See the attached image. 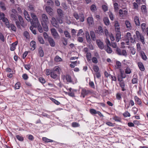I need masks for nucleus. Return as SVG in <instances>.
I'll use <instances>...</instances> for the list:
<instances>
[{
	"label": "nucleus",
	"mask_w": 148,
	"mask_h": 148,
	"mask_svg": "<svg viewBox=\"0 0 148 148\" xmlns=\"http://www.w3.org/2000/svg\"><path fill=\"white\" fill-rule=\"evenodd\" d=\"M10 17L11 19L16 21V23L18 28L21 27V25L23 27H24L25 25L23 18L20 15H18L16 10L14 9L12 10Z\"/></svg>",
	"instance_id": "obj_1"
},
{
	"label": "nucleus",
	"mask_w": 148,
	"mask_h": 148,
	"mask_svg": "<svg viewBox=\"0 0 148 148\" xmlns=\"http://www.w3.org/2000/svg\"><path fill=\"white\" fill-rule=\"evenodd\" d=\"M115 30L116 32V41L117 42L119 41L121 39V32L120 31L119 25L117 22L115 24Z\"/></svg>",
	"instance_id": "obj_2"
},
{
	"label": "nucleus",
	"mask_w": 148,
	"mask_h": 148,
	"mask_svg": "<svg viewBox=\"0 0 148 148\" xmlns=\"http://www.w3.org/2000/svg\"><path fill=\"white\" fill-rule=\"evenodd\" d=\"M62 18L59 17L57 18V21L56 19L54 17H52L51 19V22L53 25L56 28H58L59 25L58 24V22L60 24L62 23L63 21Z\"/></svg>",
	"instance_id": "obj_3"
},
{
	"label": "nucleus",
	"mask_w": 148,
	"mask_h": 148,
	"mask_svg": "<svg viewBox=\"0 0 148 148\" xmlns=\"http://www.w3.org/2000/svg\"><path fill=\"white\" fill-rule=\"evenodd\" d=\"M31 16L32 17L33 19H31L29 21L30 22L32 26L33 27H35L36 26V25L38 23H39L37 16L34 13H31Z\"/></svg>",
	"instance_id": "obj_4"
},
{
	"label": "nucleus",
	"mask_w": 148,
	"mask_h": 148,
	"mask_svg": "<svg viewBox=\"0 0 148 148\" xmlns=\"http://www.w3.org/2000/svg\"><path fill=\"white\" fill-rule=\"evenodd\" d=\"M73 15L76 20L79 19L80 22H83L84 20V15L82 13H80L79 15L77 12H74Z\"/></svg>",
	"instance_id": "obj_5"
},
{
	"label": "nucleus",
	"mask_w": 148,
	"mask_h": 148,
	"mask_svg": "<svg viewBox=\"0 0 148 148\" xmlns=\"http://www.w3.org/2000/svg\"><path fill=\"white\" fill-rule=\"evenodd\" d=\"M116 53L119 55L123 56H126L127 53L126 50L125 49H122L119 48H117L116 49Z\"/></svg>",
	"instance_id": "obj_6"
},
{
	"label": "nucleus",
	"mask_w": 148,
	"mask_h": 148,
	"mask_svg": "<svg viewBox=\"0 0 148 148\" xmlns=\"http://www.w3.org/2000/svg\"><path fill=\"white\" fill-rule=\"evenodd\" d=\"M136 34L138 40H140L143 44H145V42L144 41V38L143 36L138 31H136Z\"/></svg>",
	"instance_id": "obj_7"
},
{
	"label": "nucleus",
	"mask_w": 148,
	"mask_h": 148,
	"mask_svg": "<svg viewBox=\"0 0 148 148\" xmlns=\"http://www.w3.org/2000/svg\"><path fill=\"white\" fill-rule=\"evenodd\" d=\"M119 14L120 17L124 18L128 14V11L127 10L120 9L119 10Z\"/></svg>",
	"instance_id": "obj_8"
},
{
	"label": "nucleus",
	"mask_w": 148,
	"mask_h": 148,
	"mask_svg": "<svg viewBox=\"0 0 148 148\" xmlns=\"http://www.w3.org/2000/svg\"><path fill=\"white\" fill-rule=\"evenodd\" d=\"M51 33L55 39H59L60 38V36L57 32L56 29L53 28L51 29Z\"/></svg>",
	"instance_id": "obj_9"
},
{
	"label": "nucleus",
	"mask_w": 148,
	"mask_h": 148,
	"mask_svg": "<svg viewBox=\"0 0 148 148\" xmlns=\"http://www.w3.org/2000/svg\"><path fill=\"white\" fill-rule=\"evenodd\" d=\"M45 9L46 12L50 15L52 16L53 15V10L51 7L49 6H46Z\"/></svg>",
	"instance_id": "obj_10"
},
{
	"label": "nucleus",
	"mask_w": 148,
	"mask_h": 148,
	"mask_svg": "<svg viewBox=\"0 0 148 148\" xmlns=\"http://www.w3.org/2000/svg\"><path fill=\"white\" fill-rule=\"evenodd\" d=\"M89 92V91L88 90L83 88L81 91V97L84 98L85 96L88 94Z\"/></svg>",
	"instance_id": "obj_11"
},
{
	"label": "nucleus",
	"mask_w": 148,
	"mask_h": 148,
	"mask_svg": "<svg viewBox=\"0 0 148 148\" xmlns=\"http://www.w3.org/2000/svg\"><path fill=\"white\" fill-rule=\"evenodd\" d=\"M42 18L43 23H48L49 20L47 16L45 14H43L42 15Z\"/></svg>",
	"instance_id": "obj_12"
},
{
	"label": "nucleus",
	"mask_w": 148,
	"mask_h": 148,
	"mask_svg": "<svg viewBox=\"0 0 148 148\" xmlns=\"http://www.w3.org/2000/svg\"><path fill=\"white\" fill-rule=\"evenodd\" d=\"M58 73L51 71L50 76L53 79H58V76L57 75Z\"/></svg>",
	"instance_id": "obj_13"
},
{
	"label": "nucleus",
	"mask_w": 148,
	"mask_h": 148,
	"mask_svg": "<svg viewBox=\"0 0 148 148\" xmlns=\"http://www.w3.org/2000/svg\"><path fill=\"white\" fill-rule=\"evenodd\" d=\"M64 77L66 78L67 81L68 82L72 83L73 84H74L75 83H77V80L76 79H75V83H73L72 82L71 77L69 75H66L65 76H64Z\"/></svg>",
	"instance_id": "obj_14"
},
{
	"label": "nucleus",
	"mask_w": 148,
	"mask_h": 148,
	"mask_svg": "<svg viewBox=\"0 0 148 148\" xmlns=\"http://www.w3.org/2000/svg\"><path fill=\"white\" fill-rule=\"evenodd\" d=\"M97 44L99 47L101 49H102L104 48L103 44V42L100 40H97L96 41Z\"/></svg>",
	"instance_id": "obj_15"
},
{
	"label": "nucleus",
	"mask_w": 148,
	"mask_h": 148,
	"mask_svg": "<svg viewBox=\"0 0 148 148\" xmlns=\"http://www.w3.org/2000/svg\"><path fill=\"white\" fill-rule=\"evenodd\" d=\"M134 21L136 26H138L140 25V22L139 20V18L138 16H136L134 17Z\"/></svg>",
	"instance_id": "obj_16"
},
{
	"label": "nucleus",
	"mask_w": 148,
	"mask_h": 148,
	"mask_svg": "<svg viewBox=\"0 0 148 148\" xmlns=\"http://www.w3.org/2000/svg\"><path fill=\"white\" fill-rule=\"evenodd\" d=\"M48 40L51 46L53 47L55 46V42L52 38L49 37L48 38Z\"/></svg>",
	"instance_id": "obj_17"
},
{
	"label": "nucleus",
	"mask_w": 148,
	"mask_h": 148,
	"mask_svg": "<svg viewBox=\"0 0 148 148\" xmlns=\"http://www.w3.org/2000/svg\"><path fill=\"white\" fill-rule=\"evenodd\" d=\"M57 11L59 17L63 18L64 17V14L62 10L60 9H58Z\"/></svg>",
	"instance_id": "obj_18"
},
{
	"label": "nucleus",
	"mask_w": 148,
	"mask_h": 148,
	"mask_svg": "<svg viewBox=\"0 0 148 148\" xmlns=\"http://www.w3.org/2000/svg\"><path fill=\"white\" fill-rule=\"evenodd\" d=\"M87 21L89 25H92L94 23V21L93 17L92 16L88 17L87 18Z\"/></svg>",
	"instance_id": "obj_19"
},
{
	"label": "nucleus",
	"mask_w": 148,
	"mask_h": 148,
	"mask_svg": "<svg viewBox=\"0 0 148 148\" xmlns=\"http://www.w3.org/2000/svg\"><path fill=\"white\" fill-rule=\"evenodd\" d=\"M134 99L136 103L139 105H141L142 102L140 99L137 96H135L134 97Z\"/></svg>",
	"instance_id": "obj_20"
},
{
	"label": "nucleus",
	"mask_w": 148,
	"mask_h": 148,
	"mask_svg": "<svg viewBox=\"0 0 148 148\" xmlns=\"http://www.w3.org/2000/svg\"><path fill=\"white\" fill-rule=\"evenodd\" d=\"M138 67L140 70L141 71H144L145 70L144 66L143 64L141 62H139L138 63Z\"/></svg>",
	"instance_id": "obj_21"
},
{
	"label": "nucleus",
	"mask_w": 148,
	"mask_h": 148,
	"mask_svg": "<svg viewBox=\"0 0 148 148\" xmlns=\"http://www.w3.org/2000/svg\"><path fill=\"white\" fill-rule=\"evenodd\" d=\"M18 42L17 41H16L13 43H12L10 47V50L12 51H13L15 50L16 49V46L17 45Z\"/></svg>",
	"instance_id": "obj_22"
},
{
	"label": "nucleus",
	"mask_w": 148,
	"mask_h": 148,
	"mask_svg": "<svg viewBox=\"0 0 148 148\" xmlns=\"http://www.w3.org/2000/svg\"><path fill=\"white\" fill-rule=\"evenodd\" d=\"M24 14L25 16V17L27 20L28 21H29L30 20V19L29 16L26 10H24Z\"/></svg>",
	"instance_id": "obj_23"
},
{
	"label": "nucleus",
	"mask_w": 148,
	"mask_h": 148,
	"mask_svg": "<svg viewBox=\"0 0 148 148\" xmlns=\"http://www.w3.org/2000/svg\"><path fill=\"white\" fill-rule=\"evenodd\" d=\"M103 20L106 26L109 25L110 22L108 18L107 17H105L103 19Z\"/></svg>",
	"instance_id": "obj_24"
},
{
	"label": "nucleus",
	"mask_w": 148,
	"mask_h": 148,
	"mask_svg": "<svg viewBox=\"0 0 148 148\" xmlns=\"http://www.w3.org/2000/svg\"><path fill=\"white\" fill-rule=\"evenodd\" d=\"M36 25V26L35 27H37L39 31V32L40 33H42L43 32V29L40 25V23H38Z\"/></svg>",
	"instance_id": "obj_25"
},
{
	"label": "nucleus",
	"mask_w": 148,
	"mask_h": 148,
	"mask_svg": "<svg viewBox=\"0 0 148 148\" xmlns=\"http://www.w3.org/2000/svg\"><path fill=\"white\" fill-rule=\"evenodd\" d=\"M38 53L40 57H42L44 56V52L42 49L40 47L38 49Z\"/></svg>",
	"instance_id": "obj_26"
},
{
	"label": "nucleus",
	"mask_w": 148,
	"mask_h": 148,
	"mask_svg": "<svg viewBox=\"0 0 148 148\" xmlns=\"http://www.w3.org/2000/svg\"><path fill=\"white\" fill-rule=\"evenodd\" d=\"M112 119L116 122H121V118L120 117L116 116H114L112 118Z\"/></svg>",
	"instance_id": "obj_27"
},
{
	"label": "nucleus",
	"mask_w": 148,
	"mask_h": 148,
	"mask_svg": "<svg viewBox=\"0 0 148 148\" xmlns=\"http://www.w3.org/2000/svg\"><path fill=\"white\" fill-rule=\"evenodd\" d=\"M47 23H43V22H42V25L43 27V29L44 31H48L49 30L48 27L47 26Z\"/></svg>",
	"instance_id": "obj_28"
},
{
	"label": "nucleus",
	"mask_w": 148,
	"mask_h": 148,
	"mask_svg": "<svg viewBox=\"0 0 148 148\" xmlns=\"http://www.w3.org/2000/svg\"><path fill=\"white\" fill-rule=\"evenodd\" d=\"M125 23L127 28L128 29H132V26L130 22L127 20L125 21Z\"/></svg>",
	"instance_id": "obj_29"
},
{
	"label": "nucleus",
	"mask_w": 148,
	"mask_h": 148,
	"mask_svg": "<svg viewBox=\"0 0 148 148\" xmlns=\"http://www.w3.org/2000/svg\"><path fill=\"white\" fill-rule=\"evenodd\" d=\"M42 140L45 143L52 142H53V140L48 139L46 137H43Z\"/></svg>",
	"instance_id": "obj_30"
},
{
	"label": "nucleus",
	"mask_w": 148,
	"mask_h": 148,
	"mask_svg": "<svg viewBox=\"0 0 148 148\" xmlns=\"http://www.w3.org/2000/svg\"><path fill=\"white\" fill-rule=\"evenodd\" d=\"M60 69L58 66H56L55 67L53 70H52L53 71H55V72L58 73V74H60Z\"/></svg>",
	"instance_id": "obj_31"
},
{
	"label": "nucleus",
	"mask_w": 148,
	"mask_h": 148,
	"mask_svg": "<svg viewBox=\"0 0 148 148\" xmlns=\"http://www.w3.org/2000/svg\"><path fill=\"white\" fill-rule=\"evenodd\" d=\"M86 57L87 61L88 62L90 61L91 60V54L90 53L88 52L86 54Z\"/></svg>",
	"instance_id": "obj_32"
},
{
	"label": "nucleus",
	"mask_w": 148,
	"mask_h": 148,
	"mask_svg": "<svg viewBox=\"0 0 148 148\" xmlns=\"http://www.w3.org/2000/svg\"><path fill=\"white\" fill-rule=\"evenodd\" d=\"M0 7L3 11L6 10V8L5 6L4 3L3 2H1L0 3Z\"/></svg>",
	"instance_id": "obj_33"
},
{
	"label": "nucleus",
	"mask_w": 148,
	"mask_h": 148,
	"mask_svg": "<svg viewBox=\"0 0 148 148\" xmlns=\"http://www.w3.org/2000/svg\"><path fill=\"white\" fill-rule=\"evenodd\" d=\"M90 35L92 39L93 40H95V33L93 31H90Z\"/></svg>",
	"instance_id": "obj_34"
},
{
	"label": "nucleus",
	"mask_w": 148,
	"mask_h": 148,
	"mask_svg": "<svg viewBox=\"0 0 148 148\" xmlns=\"http://www.w3.org/2000/svg\"><path fill=\"white\" fill-rule=\"evenodd\" d=\"M10 28V29L12 31L16 32V28L14 25L12 24H10V27L9 28Z\"/></svg>",
	"instance_id": "obj_35"
},
{
	"label": "nucleus",
	"mask_w": 148,
	"mask_h": 148,
	"mask_svg": "<svg viewBox=\"0 0 148 148\" xmlns=\"http://www.w3.org/2000/svg\"><path fill=\"white\" fill-rule=\"evenodd\" d=\"M55 61L56 62L61 61L62 60V58L58 56H56L54 59Z\"/></svg>",
	"instance_id": "obj_36"
},
{
	"label": "nucleus",
	"mask_w": 148,
	"mask_h": 148,
	"mask_svg": "<svg viewBox=\"0 0 148 148\" xmlns=\"http://www.w3.org/2000/svg\"><path fill=\"white\" fill-rule=\"evenodd\" d=\"M105 50L108 53H111L112 52V49L109 47V46H107L106 48L105 49Z\"/></svg>",
	"instance_id": "obj_37"
},
{
	"label": "nucleus",
	"mask_w": 148,
	"mask_h": 148,
	"mask_svg": "<svg viewBox=\"0 0 148 148\" xmlns=\"http://www.w3.org/2000/svg\"><path fill=\"white\" fill-rule=\"evenodd\" d=\"M72 127H79L80 126L79 124L76 122H73L72 123Z\"/></svg>",
	"instance_id": "obj_38"
},
{
	"label": "nucleus",
	"mask_w": 148,
	"mask_h": 148,
	"mask_svg": "<svg viewBox=\"0 0 148 148\" xmlns=\"http://www.w3.org/2000/svg\"><path fill=\"white\" fill-rule=\"evenodd\" d=\"M30 46L33 48V49L34 50L36 48V42L34 41H32L30 43Z\"/></svg>",
	"instance_id": "obj_39"
},
{
	"label": "nucleus",
	"mask_w": 148,
	"mask_h": 148,
	"mask_svg": "<svg viewBox=\"0 0 148 148\" xmlns=\"http://www.w3.org/2000/svg\"><path fill=\"white\" fill-rule=\"evenodd\" d=\"M98 29L99 31V34L101 35L103 34L104 32L102 27L101 26H99L98 27Z\"/></svg>",
	"instance_id": "obj_40"
},
{
	"label": "nucleus",
	"mask_w": 148,
	"mask_h": 148,
	"mask_svg": "<svg viewBox=\"0 0 148 148\" xmlns=\"http://www.w3.org/2000/svg\"><path fill=\"white\" fill-rule=\"evenodd\" d=\"M50 99L52 101H53L55 104H56L57 105H59L60 104V102H59L58 101L56 100L55 99H53V98L51 97L50 98Z\"/></svg>",
	"instance_id": "obj_41"
},
{
	"label": "nucleus",
	"mask_w": 148,
	"mask_h": 148,
	"mask_svg": "<svg viewBox=\"0 0 148 148\" xmlns=\"http://www.w3.org/2000/svg\"><path fill=\"white\" fill-rule=\"evenodd\" d=\"M123 115L125 117H130L131 116L130 113L129 112L127 111H125V112H124L123 113Z\"/></svg>",
	"instance_id": "obj_42"
},
{
	"label": "nucleus",
	"mask_w": 148,
	"mask_h": 148,
	"mask_svg": "<svg viewBox=\"0 0 148 148\" xmlns=\"http://www.w3.org/2000/svg\"><path fill=\"white\" fill-rule=\"evenodd\" d=\"M16 137L18 140L20 141H23L24 140V138L23 137L20 135H16Z\"/></svg>",
	"instance_id": "obj_43"
},
{
	"label": "nucleus",
	"mask_w": 148,
	"mask_h": 148,
	"mask_svg": "<svg viewBox=\"0 0 148 148\" xmlns=\"http://www.w3.org/2000/svg\"><path fill=\"white\" fill-rule=\"evenodd\" d=\"M125 72L126 74H129L131 72V69L129 67H127L125 69Z\"/></svg>",
	"instance_id": "obj_44"
},
{
	"label": "nucleus",
	"mask_w": 148,
	"mask_h": 148,
	"mask_svg": "<svg viewBox=\"0 0 148 148\" xmlns=\"http://www.w3.org/2000/svg\"><path fill=\"white\" fill-rule=\"evenodd\" d=\"M90 10L92 12H95L97 10L96 7L95 5L93 4L90 7Z\"/></svg>",
	"instance_id": "obj_45"
},
{
	"label": "nucleus",
	"mask_w": 148,
	"mask_h": 148,
	"mask_svg": "<svg viewBox=\"0 0 148 148\" xmlns=\"http://www.w3.org/2000/svg\"><path fill=\"white\" fill-rule=\"evenodd\" d=\"M116 99L119 100H121L122 98L121 93L119 92L117 93L116 95Z\"/></svg>",
	"instance_id": "obj_46"
},
{
	"label": "nucleus",
	"mask_w": 148,
	"mask_h": 148,
	"mask_svg": "<svg viewBox=\"0 0 148 148\" xmlns=\"http://www.w3.org/2000/svg\"><path fill=\"white\" fill-rule=\"evenodd\" d=\"M39 81L42 84H44L46 82L45 80L43 77H40L38 79Z\"/></svg>",
	"instance_id": "obj_47"
},
{
	"label": "nucleus",
	"mask_w": 148,
	"mask_h": 148,
	"mask_svg": "<svg viewBox=\"0 0 148 148\" xmlns=\"http://www.w3.org/2000/svg\"><path fill=\"white\" fill-rule=\"evenodd\" d=\"M146 25V24L145 23H143L141 24V28L143 32L145 30Z\"/></svg>",
	"instance_id": "obj_48"
},
{
	"label": "nucleus",
	"mask_w": 148,
	"mask_h": 148,
	"mask_svg": "<svg viewBox=\"0 0 148 148\" xmlns=\"http://www.w3.org/2000/svg\"><path fill=\"white\" fill-rule=\"evenodd\" d=\"M114 7L115 11H117L119 8L118 4L116 3H115L114 4Z\"/></svg>",
	"instance_id": "obj_49"
},
{
	"label": "nucleus",
	"mask_w": 148,
	"mask_h": 148,
	"mask_svg": "<svg viewBox=\"0 0 148 148\" xmlns=\"http://www.w3.org/2000/svg\"><path fill=\"white\" fill-rule=\"evenodd\" d=\"M64 34L66 38H70L71 36L70 35L69 33L68 32V31H65L64 32Z\"/></svg>",
	"instance_id": "obj_50"
},
{
	"label": "nucleus",
	"mask_w": 148,
	"mask_h": 148,
	"mask_svg": "<svg viewBox=\"0 0 148 148\" xmlns=\"http://www.w3.org/2000/svg\"><path fill=\"white\" fill-rule=\"evenodd\" d=\"M42 115L43 116L46 117L50 119L51 118V116H52V114L50 115L45 113H42Z\"/></svg>",
	"instance_id": "obj_51"
},
{
	"label": "nucleus",
	"mask_w": 148,
	"mask_h": 148,
	"mask_svg": "<svg viewBox=\"0 0 148 148\" xmlns=\"http://www.w3.org/2000/svg\"><path fill=\"white\" fill-rule=\"evenodd\" d=\"M83 30L82 29H80L79 30L77 34V36H79L80 35H84V33H83Z\"/></svg>",
	"instance_id": "obj_52"
},
{
	"label": "nucleus",
	"mask_w": 148,
	"mask_h": 148,
	"mask_svg": "<svg viewBox=\"0 0 148 148\" xmlns=\"http://www.w3.org/2000/svg\"><path fill=\"white\" fill-rule=\"evenodd\" d=\"M34 27L32 26L30 27L29 28L34 34H36V31L35 29H34Z\"/></svg>",
	"instance_id": "obj_53"
},
{
	"label": "nucleus",
	"mask_w": 148,
	"mask_h": 148,
	"mask_svg": "<svg viewBox=\"0 0 148 148\" xmlns=\"http://www.w3.org/2000/svg\"><path fill=\"white\" fill-rule=\"evenodd\" d=\"M132 111L133 112L134 114H136L138 112V109L135 107H133L132 108Z\"/></svg>",
	"instance_id": "obj_54"
},
{
	"label": "nucleus",
	"mask_w": 148,
	"mask_h": 148,
	"mask_svg": "<svg viewBox=\"0 0 148 148\" xmlns=\"http://www.w3.org/2000/svg\"><path fill=\"white\" fill-rule=\"evenodd\" d=\"M90 112L92 114H96L97 113V111L93 109H90Z\"/></svg>",
	"instance_id": "obj_55"
},
{
	"label": "nucleus",
	"mask_w": 148,
	"mask_h": 148,
	"mask_svg": "<svg viewBox=\"0 0 148 148\" xmlns=\"http://www.w3.org/2000/svg\"><path fill=\"white\" fill-rule=\"evenodd\" d=\"M95 75H96L97 78H99L101 77V74L99 72H96V73L94 75V78L95 80Z\"/></svg>",
	"instance_id": "obj_56"
},
{
	"label": "nucleus",
	"mask_w": 148,
	"mask_h": 148,
	"mask_svg": "<svg viewBox=\"0 0 148 148\" xmlns=\"http://www.w3.org/2000/svg\"><path fill=\"white\" fill-rule=\"evenodd\" d=\"M77 61L71 62V63L70 64V66L71 68H74L76 65Z\"/></svg>",
	"instance_id": "obj_57"
},
{
	"label": "nucleus",
	"mask_w": 148,
	"mask_h": 148,
	"mask_svg": "<svg viewBox=\"0 0 148 148\" xmlns=\"http://www.w3.org/2000/svg\"><path fill=\"white\" fill-rule=\"evenodd\" d=\"M109 16L110 20L112 21L114 20V15L112 12H110L109 13Z\"/></svg>",
	"instance_id": "obj_58"
},
{
	"label": "nucleus",
	"mask_w": 148,
	"mask_h": 148,
	"mask_svg": "<svg viewBox=\"0 0 148 148\" xmlns=\"http://www.w3.org/2000/svg\"><path fill=\"white\" fill-rule=\"evenodd\" d=\"M38 39L39 41L42 44H43L44 43V41L42 38L41 37H38Z\"/></svg>",
	"instance_id": "obj_59"
},
{
	"label": "nucleus",
	"mask_w": 148,
	"mask_h": 148,
	"mask_svg": "<svg viewBox=\"0 0 148 148\" xmlns=\"http://www.w3.org/2000/svg\"><path fill=\"white\" fill-rule=\"evenodd\" d=\"M24 35L26 38H29V33L27 32H25L24 33Z\"/></svg>",
	"instance_id": "obj_60"
},
{
	"label": "nucleus",
	"mask_w": 148,
	"mask_h": 148,
	"mask_svg": "<svg viewBox=\"0 0 148 148\" xmlns=\"http://www.w3.org/2000/svg\"><path fill=\"white\" fill-rule=\"evenodd\" d=\"M131 37V36L130 33L129 32H127L125 36V38L126 40H127Z\"/></svg>",
	"instance_id": "obj_61"
},
{
	"label": "nucleus",
	"mask_w": 148,
	"mask_h": 148,
	"mask_svg": "<svg viewBox=\"0 0 148 148\" xmlns=\"http://www.w3.org/2000/svg\"><path fill=\"white\" fill-rule=\"evenodd\" d=\"M141 10L142 12H145L146 11V7L145 5H142L141 6Z\"/></svg>",
	"instance_id": "obj_62"
},
{
	"label": "nucleus",
	"mask_w": 148,
	"mask_h": 148,
	"mask_svg": "<svg viewBox=\"0 0 148 148\" xmlns=\"http://www.w3.org/2000/svg\"><path fill=\"white\" fill-rule=\"evenodd\" d=\"M102 8L103 10L105 12L107 11L108 10V7L106 5H103L102 6Z\"/></svg>",
	"instance_id": "obj_63"
},
{
	"label": "nucleus",
	"mask_w": 148,
	"mask_h": 148,
	"mask_svg": "<svg viewBox=\"0 0 148 148\" xmlns=\"http://www.w3.org/2000/svg\"><path fill=\"white\" fill-rule=\"evenodd\" d=\"M92 62L94 63L97 64L98 62L97 59L95 57L92 58Z\"/></svg>",
	"instance_id": "obj_64"
}]
</instances>
